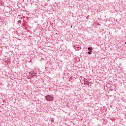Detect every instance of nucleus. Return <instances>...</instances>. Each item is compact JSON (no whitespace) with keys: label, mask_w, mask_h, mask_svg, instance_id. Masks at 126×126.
I'll use <instances>...</instances> for the list:
<instances>
[{"label":"nucleus","mask_w":126,"mask_h":126,"mask_svg":"<svg viewBox=\"0 0 126 126\" xmlns=\"http://www.w3.org/2000/svg\"><path fill=\"white\" fill-rule=\"evenodd\" d=\"M84 83L85 84H87V85H88V86H91V83L89 82L85 81Z\"/></svg>","instance_id":"obj_2"},{"label":"nucleus","mask_w":126,"mask_h":126,"mask_svg":"<svg viewBox=\"0 0 126 126\" xmlns=\"http://www.w3.org/2000/svg\"><path fill=\"white\" fill-rule=\"evenodd\" d=\"M125 44H126V41L125 42Z\"/></svg>","instance_id":"obj_6"},{"label":"nucleus","mask_w":126,"mask_h":126,"mask_svg":"<svg viewBox=\"0 0 126 126\" xmlns=\"http://www.w3.org/2000/svg\"><path fill=\"white\" fill-rule=\"evenodd\" d=\"M47 101H53L54 97L52 95H47L45 96Z\"/></svg>","instance_id":"obj_1"},{"label":"nucleus","mask_w":126,"mask_h":126,"mask_svg":"<svg viewBox=\"0 0 126 126\" xmlns=\"http://www.w3.org/2000/svg\"><path fill=\"white\" fill-rule=\"evenodd\" d=\"M88 50H89V51H92V48H91V47H88Z\"/></svg>","instance_id":"obj_3"},{"label":"nucleus","mask_w":126,"mask_h":126,"mask_svg":"<svg viewBox=\"0 0 126 126\" xmlns=\"http://www.w3.org/2000/svg\"><path fill=\"white\" fill-rule=\"evenodd\" d=\"M18 23L19 24H21V20H19V21H18Z\"/></svg>","instance_id":"obj_4"},{"label":"nucleus","mask_w":126,"mask_h":126,"mask_svg":"<svg viewBox=\"0 0 126 126\" xmlns=\"http://www.w3.org/2000/svg\"><path fill=\"white\" fill-rule=\"evenodd\" d=\"M91 51H90V52H88V54L89 55H91Z\"/></svg>","instance_id":"obj_5"}]
</instances>
